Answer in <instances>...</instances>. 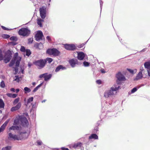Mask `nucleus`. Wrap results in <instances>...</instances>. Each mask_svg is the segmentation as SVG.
Returning a JSON list of instances; mask_svg holds the SVG:
<instances>
[{"mask_svg":"<svg viewBox=\"0 0 150 150\" xmlns=\"http://www.w3.org/2000/svg\"><path fill=\"white\" fill-rule=\"evenodd\" d=\"M145 68L147 69V71L150 70V62H147L144 64Z\"/></svg>","mask_w":150,"mask_h":150,"instance_id":"aec40b11","label":"nucleus"},{"mask_svg":"<svg viewBox=\"0 0 150 150\" xmlns=\"http://www.w3.org/2000/svg\"><path fill=\"white\" fill-rule=\"evenodd\" d=\"M15 74H16L18 72V69L16 68H15Z\"/></svg>","mask_w":150,"mask_h":150,"instance_id":"6e6d98bb","label":"nucleus"},{"mask_svg":"<svg viewBox=\"0 0 150 150\" xmlns=\"http://www.w3.org/2000/svg\"><path fill=\"white\" fill-rule=\"evenodd\" d=\"M20 50L24 52V54L25 55H26L28 57L29 56V55L30 54L31 52L29 50L26 49L25 50V47L23 46H21Z\"/></svg>","mask_w":150,"mask_h":150,"instance_id":"9b49d317","label":"nucleus"},{"mask_svg":"<svg viewBox=\"0 0 150 150\" xmlns=\"http://www.w3.org/2000/svg\"><path fill=\"white\" fill-rule=\"evenodd\" d=\"M22 125L26 126L28 125V122L26 118L24 117H16L14 120L13 125L10 127L9 129L15 130L16 132L18 134L17 135L11 133L8 134V138L14 140H22L27 138L29 135V133L26 132H22V129L20 127L17 125Z\"/></svg>","mask_w":150,"mask_h":150,"instance_id":"f257e3e1","label":"nucleus"},{"mask_svg":"<svg viewBox=\"0 0 150 150\" xmlns=\"http://www.w3.org/2000/svg\"><path fill=\"white\" fill-rule=\"evenodd\" d=\"M10 40H11L13 41H16L17 40V38L16 37L14 36H12L10 38Z\"/></svg>","mask_w":150,"mask_h":150,"instance_id":"2f4dec72","label":"nucleus"},{"mask_svg":"<svg viewBox=\"0 0 150 150\" xmlns=\"http://www.w3.org/2000/svg\"><path fill=\"white\" fill-rule=\"evenodd\" d=\"M69 62L71 66L72 67H74L76 64H78L77 60L76 59H71L69 60Z\"/></svg>","mask_w":150,"mask_h":150,"instance_id":"ddd939ff","label":"nucleus"},{"mask_svg":"<svg viewBox=\"0 0 150 150\" xmlns=\"http://www.w3.org/2000/svg\"><path fill=\"white\" fill-rule=\"evenodd\" d=\"M64 47L66 49L71 50H74L76 48V46L74 44H65Z\"/></svg>","mask_w":150,"mask_h":150,"instance_id":"f8f14e48","label":"nucleus"},{"mask_svg":"<svg viewBox=\"0 0 150 150\" xmlns=\"http://www.w3.org/2000/svg\"><path fill=\"white\" fill-rule=\"evenodd\" d=\"M19 91V89H17L16 90V93H18Z\"/></svg>","mask_w":150,"mask_h":150,"instance_id":"4d7b16f0","label":"nucleus"},{"mask_svg":"<svg viewBox=\"0 0 150 150\" xmlns=\"http://www.w3.org/2000/svg\"><path fill=\"white\" fill-rule=\"evenodd\" d=\"M21 72L22 73V74H23L24 73V70H23V69H21Z\"/></svg>","mask_w":150,"mask_h":150,"instance_id":"13d9d810","label":"nucleus"},{"mask_svg":"<svg viewBox=\"0 0 150 150\" xmlns=\"http://www.w3.org/2000/svg\"><path fill=\"white\" fill-rule=\"evenodd\" d=\"M147 71L148 72V75L150 77V70H149V71Z\"/></svg>","mask_w":150,"mask_h":150,"instance_id":"5fc2aeb1","label":"nucleus"},{"mask_svg":"<svg viewBox=\"0 0 150 150\" xmlns=\"http://www.w3.org/2000/svg\"><path fill=\"white\" fill-rule=\"evenodd\" d=\"M10 90L11 91H13V92H15V89L14 88H11L10 89Z\"/></svg>","mask_w":150,"mask_h":150,"instance_id":"603ef678","label":"nucleus"},{"mask_svg":"<svg viewBox=\"0 0 150 150\" xmlns=\"http://www.w3.org/2000/svg\"><path fill=\"white\" fill-rule=\"evenodd\" d=\"M83 64L85 67H88L89 66V63L86 62H84Z\"/></svg>","mask_w":150,"mask_h":150,"instance_id":"f704fd0d","label":"nucleus"},{"mask_svg":"<svg viewBox=\"0 0 150 150\" xmlns=\"http://www.w3.org/2000/svg\"><path fill=\"white\" fill-rule=\"evenodd\" d=\"M137 88H136V87L134 88H133V89H132V90L131 91V92L130 93V94L134 93V92H135L136 91H137Z\"/></svg>","mask_w":150,"mask_h":150,"instance_id":"473e14b6","label":"nucleus"},{"mask_svg":"<svg viewBox=\"0 0 150 150\" xmlns=\"http://www.w3.org/2000/svg\"><path fill=\"white\" fill-rule=\"evenodd\" d=\"M33 97H31L28 99L27 101H26V98H25L24 99V101L25 102V105L27 106H28L29 104L33 101Z\"/></svg>","mask_w":150,"mask_h":150,"instance_id":"f3484780","label":"nucleus"},{"mask_svg":"<svg viewBox=\"0 0 150 150\" xmlns=\"http://www.w3.org/2000/svg\"><path fill=\"white\" fill-rule=\"evenodd\" d=\"M21 103H18L16 106L12 107L11 109V111H14L18 110L21 107Z\"/></svg>","mask_w":150,"mask_h":150,"instance_id":"dca6fc26","label":"nucleus"},{"mask_svg":"<svg viewBox=\"0 0 150 150\" xmlns=\"http://www.w3.org/2000/svg\"><path fill=\"white\" fill-rule=\"evenodd\" d=\"M18 33L20 35L23 36H26L30 33V31L27 28H23L18 31Z\"/></svg>","mask_w":150,"mask_h":150,"instance_id":"6e6552de","label":"nucleus"},{"mask_svg":"<svg viewBox=\"0 0 150 150\" xmlns=\"http://www.w3.org/2000/svg\"><path fill=\"white\" fill-rule=\"evenodd\" d=\"M32 65V64L31 63H29L28 64V66L29 67H30Z\"/></svg>","mask_w":150,"mask_h":150,"instance_id":"864d4df0","label":"nucleus"},{"mask_svg":"<svg viewBox=\"0 0 150 150\" xmlns=\"http://www.w3.org/2000/svg\"><path fill=\"white\" fill-rule=\"evenodd\" d=\"M144 68L143 67H140V71L141 72V73H144Z\"/></svg>","mask_w":150,"mask_h":150,"instance_id":"4c0bfd02","label":"nucleus"},{"mask_svg":"<svg viewBox=\"0 0 150 150\" xmlns=\"http://www.w3.org/2000/svg\"><path fill=\"white\" fill-rule=\"evenodd\" d=\"M78 59L80 60H82L85 56L84 53L82 52H77Z\"/></svg>","mask_w":150,"mask_h":150,"instance_id":"2eb2a0df","label":"nucleus"},{"mask_svg":"<svg viewBox=\"0 0 150 150\" xmlns=\"http://www.w3.org/2000/svg\"><path fill=\"white\" fill-rule=\"evenodd\" d=\"M37 143L38 145H41L42 144V142L40 140H38L37 142Z\"/></svg>","mask_w":150,"mask_h":150,"instance_id":"ea45409f","label":"nucleus"},{"mask_svg":"<svg viewBox=\"0 0 150 150\" xmlns=\"http://www.w3.org/2000/svg\"><path fill=\"white\" fill-rule=\"evenodd\" d=\"M103 4V2L101 1V0H100V8L101 9L102 6V5Z\"/></svg>","mask_w":150,"mask_h":150,"instance_id":"3c124183","label":"nucleus"},{"mask_svg":"<svg viewBox=\"0 0 150 150\" xmlns=\"http://www.w3.org/2000/svg\"><path fill=\"white\" fill-rule=\"evenodd\" d=\"M0 85V86L1 88H4V87L5 86V84L4 82L3 81H2L1 82Z\"/></svg>","mask_w":150,"mask_h":150,"instance_id":"72a5a7b5","label":"nucleus"},{"mask_svg":"<svg viewBox=\"0 0 150 150\" xmlns=\"http://www.w3.org/2000/svg\"><path fill=\"white\" fill-rule=\"evenodd\" d=\"M14 80L17 82H19L20 81L19 78L18 76H16L15 77Z\"/></svg>","mask_w":150,"mask_h":150,"instance_id":"7c9ffc66","label":"nucleus"},{"mask_svg":"<svg viewBox=\"0 0 150 150\" xmlns=\"http://www.w3.org/2000/svg\"><path fill=\"white\" fill-rule=\"evenodd\" d=\"M19 99H20V98H18L16 99L13 101V103L15 105V104L17 103H18V102L19 100Z\"/></svg>","mask_w":150,"mask_h":150,"instance_id":"c756f323","label":"nucleus"},{"mask_svg":"<svg viewBox=\"0 0 150 150\" xmlns=\"http://www.w3.org/2000/svg\"><path fill=\"white\" fill-rule=\"evenodd\" d=\"M1 28H2L4 30H8V28H6L4 26H2Z\"/></svg>","mask_w":150,"mask_h":150,"instance_id":"a18cd8bd","label":"nucleus"},{"mask_svg":"<svg viewBox=\"0 0 150 150\" xmlns=\"http://www.w3.org/2000/svg\"><path fill=\"white\" fill-rule=\"evenodd\" d=\"M12 94L8 93L6 94V95L9 97L11 98Z\"/></svg>","mask_w":150,"mask_h":150,"instance_id":"49530a36","label":"nucleus"},{"mask_svg":"<svg viewBox=\"0 0 150 150\" xmlns=\"http://www.w3.org/2000/svg\"><path fill=\"white\" fill-rule=\"evenodd\" d=\"M47 53L50 55L57 56L59 55L60 52L56 49L50 48L48 49L47 50Z\"/></svg>","mask_w":150,"mask_h":150,"instance_id":"423d86ee","label":"nucleus"},{"mask_svg":"<svg viewBox=\"0 0 150 150\" xmlns=\"http://www.w3.org/2000/svg\"><path fill=\"white\" fill-rule=\"evenodd\" d=\"M96 82L97 83L99 84H100L101 83V81L100 80H97Z\"/></svg>","mask_w":150,"mask_h":150,"instance_id":"79ce46f5","label":"nucleus"},{"mask_svg":"<svg viewBox=\"0 0 150 150\" xmlns=\"http://www.w3.org/2000/svg\"><path fill=\"white\" fill-rule=\"evenodd\" d=\"M24 90L25 91V93H29L31 91V90L27 87H25L24 88Z\"/></svg>","mask_w":150,"mask_h":150,"instance_id":"b1692460","label":"nucleus"},{"mask_svg":"<svg viewBox=\"0 0 150 150\" xmlns=\"http://www.w3.org/2000/svg\"><path fill=\"white\" fill-rule=\"evenodd\" d=\"M42 84V83H41V84H39V85H38V86H37L34 89V90L33 91V92H36L38 89V88L41 86Z\"/></svg>","mask_w":150,"mask_h":150,"instance_id":"cd10ccee","label":"nucleus"},{"mask_svg":"<svg viewBox=\"0 0 150 150\" xmlns=\"http://www.w3.org/2000/svg\"><path fill=\"white\" fill-rule=\"evenodd\" d=\"M2 37L4 38L7 39L9 38L10 36L9 35H2Z\"/></svg>","mask_w":150,"mask_h":150,"instance_id":"e433bc0d","label":"nucleus"},{"mask_svg":"<svg viewBox=\"0 0 150 150\" xmlns=\"http://www.w3.org/2000/svg\"><path fill=\"white\" fill-rule=\"evenodd\" d=\"M45 74H44L41 75H40L39 76V78H42V77H43L44 78V76H45Z\"/></svg>","mask_w":150,"mask_h":150,"instance_id":"37998d69","label":"nucleus"},{"mask_svg":"<svg viewBox=\"0 0 150 150\" xmlns=\"http://www.w3.org/2000/svg\"><path fill=\"white\" fill-rule=\"evenodd\" d=\"M143 77L142 73L141 72H139L137 75L134 80H138L141 79Z\"/></svg>","mask_w":150,"mask_h":150,"instance_id":"a211bd4d","label":"nucleus"},{"mask_svg":"<svg viewBox=\"0 0 150 150\" xmlns=\"http://www.w3.org/2000/svg\"><path fill=\"white\" fill-rule=\"evenodd\" d=\"M4 103L3 100L0 99V108H4Z\"/></svg>","mask_w":150,"mask_h":150,"instance_id":"bb28decb","label":"nucleus"},{"mask_svg":"<svg viewBox=\"0 0 150 150\" xmlns=\"http://www.w3.org/2000/svg\"><path fill=\"white\" fill-rule=\"evenodd\" d=\"M11 58L10 54L0 50V61L4 60L5 63L8 62Z\"/></svg>","mask_w":150,"mask_h":150,"instance_id":"f03ea898","label":"nucleus"},{"mask_svg":"<svg viewBox=\"0 0 150 150\" xmlns=\"http://www.w3.org/2000/svg\"><path fill=\"white\" fill-rule=\"evenodd\" d=\"M11 146H7L2 148L1 150H11Z\"/></svg>","mask_w":150,"mask_h":150,"instance_id":"393cba45","label":"nucleus"},{"mask_svg":"<svg viewBox=\"0 0 150 150\" xmlns=\"http://www.w3.org/2000/svg\"><path fill=\"white\" fill-rule=\"evenodd\" d=\"M66 69L65 67H63L62 65H59L58 66L56 69L55 71L56 72H57L60 70H63Z\"/></svg>","mask_w":150,"mask_h":150,"instance_id":"6ab92c4d","label":"nucleus"},{"mask_svg":"<svg viewBox=\"0 0 150 150\" xmlns=\"http://www.w3.org/2000/svg\"><path fill=\"white\" fill-rule=\"evenodd\" d=\"M45 61V63L47 62L49 63H50L52 61L53 59L52 58H47L46 59L44 60Z\"/></svg>","mask_w":150,"mask_h":150,"instance_id":"a878e982","label":"nucleus"},{"mask_svg":"<svg viewBox=\"0 0 150 150\" xmlns=\"http://www.w3.org/2000/svg\"><path fill=\"white\" fill-rule=\"evenodd\" d=\"M82 145V143L81 142H78L74 144H72L69 145V147L71 148H74L76 149L79 147H80Z\"/></svg>","mask_w":150,"mask_h":150,"instance_id":"4468645a","label":"nucleus"},{"mask_svg":"<svg viewBox=\"0 0 150 150\" xmlns=\"http://www.w3.org/2000/svg\"><path fill=\"white\" fill-rule=\"evenodd\" d=\"M33 63L38 68L41 69L45 66V61L43 59H40L34 62Z\"/></svg>","mask_w":150,"mask_h":150,"instance_id":"0eeeda50","label":"nucleus"},{"mask_svg":"<svg viewBox=\"0 0 150 150\" xmlns=\"http://www.w3.org/2000/svg\"><path fill=\"white\" fill-rule=\"evenodd\" d=\"M84 45L83 44H82L79 45V46L78 47L79 48H81Z\"/></svg>","mask_w":150,"mask_h":150,"instance_id":"8fccbe9b","label":"nucleus"},{"mask_svg":"<svg viewBox=\"0 0 150 150\" xmlns=\"http://www.w3.org/2000/svg\"><path fill=\"white\" fill-rule=\"evenodd\" d=\"M33 40V38H30L28 39V42L29 43H31L32 42Z\"/></svg>","mask_w":150,"mask_h":150,"instance_id":"58836bf2","label":"nucleus"},{"mask_svg":"<svg viewBox=\"0 0 150 150\" xmlns=\"http://www.w3.org/2000/svg\"><path fill=\"white\" fill-rule=\"evenodd\" d=\"M127 70L130 73L132 74L135 73L137 72V70L136 69H135L134 70H132L131 69H128Z\"/></svg>","mask_w":150,"mask_h":150,"instance_id":"c85d7f7f","label":"nucleus"},{"mask_svg":"<svg viewBox=\"0 0 150 150\" xmlns=\"http://www.w3.org/2000/svg\"><path fill=\"white\" fill-rule=\"evenodd\" d=\"M21 59V58L18 56V53H16L14 56V61L12 60L9 64V66L10 67L12 66L14 64V62H16V66H19L20 62Z\"/></svg>","mask_w":150,"mask_h":150,"instance_id":"20e7f679","label":"nucleus"},{"mask_svg":"<svg viewBox=\"0 0 150 150\" xmlns=\"http://www.w3.org/2000/svg\"><path fill=\"white\" fill-rule=\"evenodd\" d=\"M51 76L52 75L50 74L47 75L46 74H45V75L44 76L45 80V81H47L51 77Z\"/></svg>","mask_w":150,"mask_h":150,"instance_id":"4be33fe9","label":"nucleus"},{"mask_svg":"<svg viewBox=\"0 0 150 150\" xmlns=\"http://www.w3.org/2000/svg\"><path fill=\"white\" fill-rule=\"evenodd\" d=\"M1 112V110H0V113Z\"/></svg>","mask_w":150,"mask_h":150,"instance_id":"680f3d73","label":"nucleus"},{"mask_svg":"<svg viewBox=\"0 0 150 150\" xmlns=\"http://www.w3.org/2000/svg\"><path fill=\"white\" fill-rule=\"evenodd\" d=\"M100 71L102 73H105V70H104V69H101L100 70Z\"/></svg>","mask_w":150,"mask_h":150,"instance_id":"09e8293b","label":"nucleus"},{"mask_svg":"<svg viewBox=\"0 0 150 150\" xmlns=\"http://www.w3.org/2000/svg\"><path fill=\"white\" fill-rule=\"evenodd\" d=\"M46 39L49 41H50L51 40L50 37L49 36H47L46 37Z\"/></svg>","mask_w":150,"mask_h":150,"instance_id":"c03bdc74","label":"nucleus"},{"mask_svg":"<svg viewBox=\"0 0 150 150\" xmlns=\"http://www.w3.org/2000/svg\"><path fill=\"white\" fill-rule=\"evenodd\" d=\"M120 86H118L117 87L114 86L112 87L110 89L106 91L104 93V96L106 98L111 97L114 95L113 91H116L118 90Z\"/></svg>","mask_w":150,"mask_h":150,"instance_id":"7ed1b4c3","label":"nucleus"},{"mask_svg":"<svg viewBox=\"0 0 150 150\" xmlns=\"http://www.w3.org/2000/svg\"><path fill=\"white\" fill-rule=\"evenodd\" d=\"M40 15L42 19H44L46 16V8L45 7H42L40 9Z\"/></svg>","mask_w":150,"mask_h":150,"instance_id":"9d476101","label":"nucleus"},{"mask_svg":"<svg viewBox=\"0 0 150 150\" xmlns=\"http://www.w3.org/2000/svg\"><path fill=\"white\" fill-rule=\"evenodd\" d=\"M36 83L35 82H33L32 83V84L33 85H34Z\"/></svg>","mask_w":150,"mask_h":150,"instance_id":"bf43d9fd","label":"nucleus"},{"mask_svg":"<svg viewBox=\"0 0 150 150\" xmlns=\"http://www.w3.org/2000/svg\"><path fill=\"white\" fill-rule=\"evenodd\" d=\"M89 139H98V137L96 134H93L89 137Z\"/></svg>","mask_w":150,"mask_h":150,"instance_id":"412c9836","label":"nucleus"},{"mask_svg":"<svg viewBox=\"0 0 150 150\" xmlns=\"http://www.w3.org/2000/svg\"><path fill=\"white\" fill-rule=\"evenodd\" d=\"M17 95H18L17 94H12L11 98H15L17 96Z\"/></svg>","mask_w":150,"mask_h":150,"instance_id":"a19ab883","label":"nucleus"},{"mask_svg":"<svg viewBox=\"0 0 150 150\" xmlns=\"http://www.w3.org/2000/svg\"><path fill=\"white\" fill-rule=\"evenodd\" d=\"M43 21V20L41 19H38L37 20L38 24L40 25V27H42V22Z\"/></svg>","mask_w":150,"mask_h":150,"instance_id":"5701e85b","label":"nucleus"},{"mask_svg":"<svg viewBox=\"0 0 150 150\" xmlns=\"http://www.w3.org/2000/svg\"><path fill=\"white\" fill-rule=\"evenodd\" d=\"M43 36V35L42 32L41 31L39 30L37 32L35 36V38L37 41H39L42 39Z\"/></svg>","mask_w":150,"mask_h":150,"instance_id":"1a4fd4ad","label":"nucleus"},{"mask_svg":"<svg viewBox=\"0 0 150 150\" xmlns=\"http://www.w3.org/2000/svg\"><path fill=\"white\" fill-rule=\"evenodd\" d=\"M45 102V100H43V101H42V102L43 103V102Z\"/></svg>","mask_w":150,"mask_h":150,"instance_id":"052dcab7","label":"nucleus"},{"mask_svg":"<svg viewBox=\"0 0 150 150\" xmlns=\"http://www.w3.org/2000/svg\"><path fill=\"white\" fill-rule=\"evenodd\" d=\"M116 77L117 79L116 83L118 84H120L122 82L126 80L124 75L120 72H119L116 74Z\"/></svg>","mask_w":150,"mask_h":150,"instance_id":"39448f33","label":"nucleus"},{"mask_svg":"<svg viewBox=\"0 0 150 150\" xmlns=\"http://www.w3.org/2000/svg\"><path fill=\"white\" fill-rule=\"evenodd\" d=\"M38 48L40 49H42L43 48V45L42 43H40L38 45Z\"/></svg>","mask_w":150,"mask_h":150,"instance_id":"c9c22d12","label":"nucleus"},{"mask_svg":"<svg viewBox=\"0 0 150 150\" xmlns=\"http://www.w3.org/2000/svg\"><path fill=\"white\" fill-rule=\"evenodd\" d=\"M61 149L62 150H69L68 148H65L64 147H62Z\"/></svg>","mask_w":150,"mask_h":150,"instance_id":"de8ad7c7","label":"nucleus"}]
</instances>
